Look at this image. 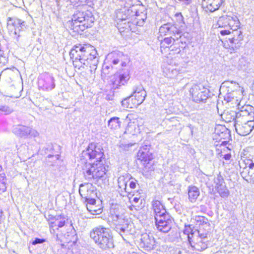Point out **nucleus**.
Wrapping results in <instances>:
<instances>
[{
	"mask_svg": "<svg viewBox=\"0 0 254 254\" xmlns=\"http://www.w3.org/2000/svg\"><path fill=\"white\" fill-rule=\"evenodd\" d=\"M229 83V82H224V83Z\"/></svg>",
	"mask_w": 254,
	"mask_h": 254,
	"instance_id": "59",
	"label": "nucleus"
},
{
	"mask_svg": "<svg viewBox=\"0 0 254 254\" xmlns=\"http://www.w3.org/2000/svg\"><path fill=\"white\" fill-rule=\"evenodd\" d=\"M217 24L219 28H224L220 29L219 33L222 36H225L230 34L231 30L238 29L240 22L237 16L235 15H225L219 18Z\"/></svg>",
	"mask_w": 254,
	"mask_h": 254,
	"instance_id": "7",
	"label": "nucleus"
},
{
	"mask_svg": "<svg viewBox=\"0 0 254 254\" xmlns=\"http://www.w3.org/2000/svg\"><path fill=\"white\" fill-rule=\"evenodd\" d=\"M215 131L216 135H218L219 136L217 139L220 140L222 139H226L230 137L229 131L224 127L219 126L216 128Z\"/></svg>",
	"mask_w": 254,
	"mask_h": 254,
	"instance_id": "33",
	"label": "nucleus"
},
{
	"mask_svg": "<svg viewBox=\"0 0 254 254\" xmlns=\"http://www.w3.org/2000/svg\"><path fill=\"white\" fill-rule=\"evenodd\" d=\"M195 221L196 222V224L200 225L199 229L200 228L202 230L203 232L205 231L203 229L205 228H207L209 231L210 227V224L208 223V220L207 218L203 216H195L194 218Z\"/></svg>",
	"mask_w": 254,
	"mask_h": 254,
	"instance_id": "31",
	"label": "nucleus"
},
{
	"mask_svg": "<svg viewBox=\"0 0 254 254\" xmlns=\"http://www.w3.org/2000/svg\"><path fill=\"white\" fill-rule=\"evenodd\" d=\"M175 17L177 22L181 24V23H184V18L181 13H177L175 14Z\"/></svg>",
	"mask_w": 254,
	"mask_h": 254,
	"instance_id": "46",
	"label": "nucleus"
},
{
	"mask_svg": "<svg viewBox=\"0 0 254 254\" xmlns=\"http://www.w3.org/2000/svg\"><path fill=\"white\" fill-rule=\"evenodd\" d=\"M140 246L146 251H150L154 249L155 241L152 235L147 233L143 234L140 239Z\"/></svg>",
	"mask_w": 254,
	"mask_h": 254,
	"instance_id": "24",
	"label": "nucleus"
},
{
	"mask_svg": "<svg viewBox=\"0 0 254 254\" xmlns=\"http://www.w3.org/2000/svg\"><path fill=\"white\" fill-rule=\"evenodd\" d=\"M69 55L74 67L78 69L88 66L94 68L98 63L97 52L89 44L74 45L71 49Z\"/></svg>",
	"mask_w": 254,
	"mask_h": 254,
	"instance_id": "2",
	"label": "nucleus"
},
{
	"mask_svg": "<svg viewBox=\"0 0 254 254\" xmlns=\"http://www.w3.org/2000/svg\"><path fill=\"white\" fill-rule=\"evenodd\" d=\"M0 111L4 113L5 114H9L12 112V110L6 106H0Z\"/></svg>",
	"mask_w": 254,
	"mask_h": 254,
	"instance_id": "43",
	"label": "nucleus"
},
{
	"mask_svg": "<svg viewBox=\"0 0 254 254\" xmlns=\"http://www.w3.org/2000/svg\"><path fill=\"white\" fill-rule=\"evenodd\" d=\"M124 212V209L119 204H113L110 208V213L114 221H116L125 217L123 215Z\"/></svg>",
	"mask_w": 254,
	"mask_h": 254,
	"instance_id": "26",
	"label": "nucleus"
},
{
	"mask_svg": "<svg viewBox=\"0 0 254 254\" xmlns=\"http://www.w3.org/2000/svg\"><path fill=\"white\" fill-rule=\"evenodd\" d=\"M173 53H169L167 63L162 66V71L165 76L169 78H175L178 75L186 72V67L178 66L172 60Z\"/></svg>",
	"mask_w": 254,
	"mask_h": 254,
	"instance_id": "9",
	"label": "nucleus"
},
{
	"mask_svg": "<svg viewBox=\"0 0 254 254\" xmlns=\"http://www.w3.org/2000/svg\"><path fill=\"white\" fill-rule=\"evenodd\" d=\"M137 184V181L136 180H132L130 181L129 184V188H128L129 189V192H130L131 189H134L136 188Z\"/></svg>",
	"mask_w": 254,
	"mask_h": 254,
	"instance_id": "48",
	"label": "nucleus"
},
{
	"mask_svg": "<svg viewBox=\"0 0 254 254\" xmlns=\"http://www.w3.org/2000/svg\"><path fill=\"white\" fill-rule=\"evenodd\" d=\"M189 199L191 202H195L199 195V189L195 186H189L188 189Z\"/></svg>",
	"mask_w": 254,
	"mask_h": 254,
	"instance_id": "30",
	"label": "nucleus"
},
{
	"mask_svg": "<svg viewBox=\"0 0 254 254\" xmlns=\"http://www.w3.org/2000/svg\"><path fill=\"white\" fill-rule=\"evenodd\" d=\"M152 207L155 214V219L157 216H162L169 214L162 203L159 200H153L152 202Z\"/></svg>",
	"mask_w": 254,
	"mask_h": 254,
	"instance_id": "28",
	"label": "nucleus"
},
{
	"mask_svg": "<svg viewBox=\"0 0 254 254\" xmlns=\"http://www.w3.org/2000/svg\"><path fill=\"white\" fill-rule=\"evenodd\" d=\"M237 106L238 109L239 110L238 112L234 111H225L223 114L222 116L226 122L229 123L234 121V124H236L237 119L238 117H239V115L241 114V115H242L243 113L246 112L247 109H253V107L249 105H245L241 107L240 102L238 104Z\"/></svg>",
	"mask_w": 254,
	"mask_h": 254,
	"instance_id": "15",
	"label": "nucleus"
},
{
	"mask_svg": "<svg viewBox=\"0 0 254 254\" xmlns=\"http://www.w3.org/2000/svg\"><path fill=\"white\" fill-rule=\"evenodd\" d=\"M232 30L233 37L229 38L230 42L232 44H238L243 38L242 32L241 31L238 30V29L236 30L232 29Z\"/></svg>",
	"mask_w": 254,
	"mask_h": 254,
	"instance_id": "35",
	"label": "nucleus"
},
{
	"mask_svg": "<svg viewBox=\"0 0 254 254\" xmlns=\"http://www.w3.org/2000/svg\"><path fill=\"white\" fill-rule=\"evenodd\" d=\"M67 219L63 216H56L53 221L50 223V233L57 241L63 243H75L77 240L76 232L72 225L67 224Z\"/></svg>",
	"mask_w": 254,
	"mask_h": 254,
	"instance_id": "3",
	"label": "nucleus"
},
{
	"mask_svg": "<svg viewBox=\"0 0 254 254\" xmlns=\"http://www.w3.org/2000/svg\"><path fill=\"white\" fill-rule=\"evenodd\" d=\"M208 230H205L203 232L200 228L198 231H196L197 235L196 236V242L193 246L194 248L199 251H202L205 250L207 248V235L208 234Z\"/></svg>",
	"mask_w": 254,
	"mask_h": 254,
	"instance_id": "19",
	"label": "nucleus"
},
{
	"mask_svg": "<svg viewBox=\"0 0 254 254\" xmlns=\"http://www.w3.org/2000/svg\"><path fill=\"white\" fill-rule=\"evenodd\" d=\"M214 182L215 184V189L219 187V186L221 185V184L222 185H225L223 178L220 174L217 175V176L214 178Z\"/></svg>",
	"mask_w": 254,
	"mask_h": 254,
	"instance_id": "42",
	"label": "nucleus"
},
{
	"mask_svg": "<svg viewBox=\"0 0 254 254\" xmlns=\"http://www.w3.org/2000/svg\"><path fill=\"white\" fill-rule=\"evenodd\" d=\"M84 3L76 6L77 10L72 15L71 21L70 22L71 28L73 29L78 30L76 28L79 27V29L83 31L85 28L91 27L94 22V18L92 12L88 10L86 1Z\"/></svg>",
	"mask_w": 254,
	"mask_h": 254,
	"instance_id": "4",
	"label": "nucleus"
},
{
	"mask_svg": "<svg viewBox=\"0 0 254 254\" xmlns=\"http://www.w3.org/2000/svg\"><path fill=\"white\" fill-rule=\"evenodd\" d=\"M40 89L44 91H50L56 87L55 79L52 74L45 72L41 74L38 79Z\"/></svg>",
	"mask_w": 254,
	"mask_h": 254,
	"instance_id": "13",
	"label": "nucleus"
},
{
	"mask_svg": "<svg viewBox=\"0 0 254 254\" xmlns=\"http://www.w3.org/2000/svg\"><path fill=\"white\" fill-rule=\"evenodd\" d=\"M155 219L156 226L158 231L163 233H167L171 229L173 220L169 214L162 216H157Z\"/></svg>",
	"mask_w": 254,
	"mask_h": 254,
	"instance_id": "16",
	"label": "nucleus"
},
{
	"mask_svg": "<svg viewBox=\"0 0 254 254\" xmlns=\"http://www.w3.org/2000/svg\"><path fill=\"white\" fill-rule=\"evenodd\" d=\"M253 109H247L246 112L243 113L242 115H239L234 127L236 132L239 135L245 136L249 134L254 127V113Z\"/></svg>",
	"mask_w": 254,
	"mask_h": 254,
	"instance_id": "6",
	"label": "nucleus"
},
{
	"mask_svg": "<svg viewBox=\"0 0 254 254\" xmlns=\"http://www.w3.org/2000/svg\"><path fill=\"white\" fill-rule=\"evenodd\" d=\"M110 82L111 88L114 89L119 88V87L123 85L121 84V82H120V79L119 77V74H115L111 76Z\"/></svg>",
	"mask_w": 254,
	"mask_h": 254,
	"instance_id": "38",
	"label": "nucleus"
},
{
	"mask_svg": "<svg viewBox=\"0 0 254 254\" xmlns=\"http://www.w3.org/2000/svg\"><path fill=\"white\" fill-rule=\"evenodd\" d=\"M237 85L238 87H240V86H239V84L237 83Z\"/></svg>",
	"mask_w": 254,
	"mask_h": 254,
	"instance_id": "58",
	"label": "nucleus"
},
{
	"mask_svg": "<svg viewBox=\"0 0 254 254\" xmlns=\"http://www.w3.org/2000/svg\"><path fill=\"white\" fill-rule=\"evenodd\" d=\"M179 0L184 2L185 4H190L191 1V0Z\"/></svg>",
	"mask_w": 254,
	"mask_h": 254,
	"instance_id": "55",
	"label": "nucleus"
},
{
	"mask_svg": "<svg viewBox=\"0 0 254 254\" xmlns=\"http://www.w3.org/2000/svg\"><path fill=\"white\" fill-rule=\"evenodd\" d=\"M132 0H122V2H125L124 4L125 7L123 9L119 10L117 12V20L119 21L118 23L119 25H122L121 22L123 21H125L124 24H126V21L128 19V8L133 5Z\"/></svg>",
	"mask_w": 254,
	"mask_h": 254,
	"instance_id": "22",
	"label": "nucleus"
},
{
	"mask_svg": "<svg viewBox=\"0 0 254 254\" xmlns=\"http://www.w3.org/2000/svg\"><path fill=\"white\" fill-rule=\"evenodd\" d=\"M138 159L144 162V163H149L153 159L152 153L149 151H144L143 149H139L137 153Z\"/></svg>",
	"mask_w": 254,
	"mask_h": 254,
	"instance_id": "29",
	"label": "nucleus"
},
{
	"mask_svg": "<svg viewBox=\"0 0 254 254\" xmlns=\"http://www.w3.org/2000/svg\"><path fill=\"white\" fill-rule=\"evenodd\" d=\"M29 252H30V253H31V251L30 249H29Z\"/></svg>",
	"mask_w": 254,
	"mask_h": 254,
	"instance_id": "60",
	"label": "nucleus"
},
{
	"mask_svg": "<svg viewBox=\"0 0 254 254\" xmlns=\"http://www.w3.org/2000/svg\"><path fill=\"white\" fill-rule=\"evenodd\" d=\"M159 33L160 36L173 34L176 39L181 37L182 31L178 29L175 25L169 23L164 24L159 28Z\"/></svg>",
	"mask_w": 254,
	"mask_h": 254,
	"instance_id": "21",
	"label": "nucleus"
},
{
	"mask_svg": "<svg viewBox=\"0 0 254 254\" xmlns=\"http://www.w3.org/2000/svg\"><path fill=\"white\" fill-rule=\"evenodd\" d=\"M6 178L4 174H0V194L6 190Z\"/></svg>",
	"mask_w": 254,
	"mask_h": 254,
	"instance_id": "40",
	"label": "nucleus"
},
{
	"mask_svg": "<svg viewBox=\"0 0 254 254\" xmlns=\"http://www.w3.org/2000/svg\"><path fill=\"white\" fill-rule=\"evenodd\" d=\"M125 121L127 123V126L126 128L125 133L135 135L139 132L140 129L138 125V122L134 116L132 114H128Z\"/></svg>",
	"mask_w": 254,
	"mask_h": 254,
	"instance_id": "20",
	"label": "nucleus"
},
{
	"mask_svg": "<svg viewBox=\"0 0 254 254\" xmlns=\"http://www.w3.org/2000/svg\"><path fill=\"white\" fill-rule=\"evenodd\" d=\"M130 202L134 204L139 205L142 204V199L140 197H134L132 200L130 199Z\"/></svg>",
	"mask_w": 254,
	"mask_h": 254,
	"instance_id": "47",
	"label": "nucleus"
},
{
	"mask_svg": "<svg viewBox=\"0 0 254 254\" xmlns=\"http://www.w3.org/2000/svg\"><path fill=\"white\" fill-rule=\"evenodd\" d=\"M198 231V230H193L190 225H185L183 233L185 235L187 236L188 240L191 244L190 240L192 238H194V237L197 235V233H195V232Z\"/></svg>",
	"mask_w": 254,
	"mask_h": 254,
	"instance_id": "37",
	"label": "nucleus"
},
{
	"mask_svg": "<svg viewBox=\"0 0 254 254\" xmlns=\"http://www.w3.org/2000/svg\"><path fill=\"white\" fill-rule=\"evenodd\" d=\"M141 206H140L139 205H136L133 203H132V204L129 206L130 210H131L133 212H135L136 211H138L141 209Z\"/></svg>",
	"mask_w": 254,
	"mask_h": 254,
	"instance_id": "45",
	"label": "nucleus"
},
{
	"mask_svg": "<svg viewBox=\"0 0 254 254\" xmlns=\"http://www.w3.org/2000/svg\"><path fill=\"white\" fill-rule=\"evenodd\" d=\"M234 92L232 93H228L227 95V96L225 97V98H227V100L228 102H231L232 101V99H234L233 94H234Z\"/></svg>",
	"mask_w": 254,
	"mask_h": 254,
	"instance_id": "49",
	"label": "nucleus"
},
{
	"mask_svg": "<svg viewBox=\"0 0 254 254\" xmlns=\"http://www.w3.org/2000/svg\"><path fill=\"white\" fill-rule=\"evenodd\" d=\"M130 176L127 174H125L120 176L118 179L119 188L122 192L129 193V189L127 188V183L130 179Z\"/></svg>",
	"mask_w": 254,
	"mask_h": 254,
	"instance_id": "27",
	"label": "nucleus"
},
{
	"mask_svg": "<svg viewBox=\"0 0 254 254\" xmlns=\"http://www.w3.org/2000/svg\"><path fill=\"white\" fill-rule=\"evenodd\" d=\"M146 93L142 85L139 84L133 88L132 94L122 101L123 105L127 108H136L145 100Z\"/></svg>",
	"mask_w": 254,
	"mask_h": 254,
	"instance_id": "8",
	"label": "nucleus"
},
{
	"mask_svg": "<svg viewBox=\"0 0 254 254\" xmlns=\"http://www.w3.org/2000/svg\"><path fill=\"white\" fill-rule=\"evenodd\" d=\"M13 132L21 137L36 138L39 136V133L35 129L23 125H17L13 127Z\"/></svg>",
	"mask_w": 254,
	"mask_h": 254,
	"instance_id": "17",
	"label": "nucleus"
},
{
	"mask_svg": "<svg viewBox=\"0 0 254 254\" xmlns=\"http://www.w3.org/2000/svg\"><path fill=\"white\" fill-rule=\"evenodd\" d=\"M106 61L111 65H117L120 63L122 66L125 67L129 63V60L128 56L122 52H113L107 55Z\"/></svg>",
	"mask_w": 254,
	"mask_h": 254,
	"instance_id": "14",
	"label": "nucleus"
},
{
	"mask_svg": "<svg viewBox=\"0 0 254 254\" xmlns=\"http://www.w3.org/2000/svg\"><path fill=\"white\" fill-rule=\"evenodd\" d=\"M189 92L192 100L196 103L205 101L209 94L208 89L200 84L193 85Z\"/></svg>",
	"mask_w": 254,
	"mask_h": 254,
	"instance_id": "12",
	"label": "nucleus"
},
{
	"mask_svg": "<svg viewBox=\"0 0 254 254\" xmlns=\"http://www.w3.org/2000/svg\"><path fill=\"white\" fill-rule=\"evenodd\" d=\"M115 230L124 240H125L124 236L133 235L135 233L133 223L126 216L116 221Z\"/></svg>",
	"mask_w": 254,
	"mask_h": 254,
	"instance_id": "11",
	"label": "nucleus"
},
{
	"mask_svg": "<svg viewBox=\"0 0 254 254\" xmlns=\"http://www.w3.org/2000/svg\"><path fill=\"white\" fill-rule=\"evenodd\" d=\"M247 164L248 165V167L250 169H253L254 168V163H253L252 161L249 160Z\"/></svg>",
	"mask_w": 254,
	"mask_h": 254,
	"instance_id": "50",
	"label": "nucleus"
},
{
	"mask_svg": "<svg viewBox=\"0 0 254 254\" xmlns=\"http://www.w3.org/2000/svg\"><path fill=\"white\" fill-rule=\"evenodd\" d=\"M135 16L133 22L140 26L143 24L147 17L145 12H139V11H136Z\"/></svg>",
	"mask_w": 254,
	"mask_h": 254,
	"instance_id": "34",
	"label": "nucleus"
},
{
	"mask_svg": "<svg viewBox=\"0 0 254 254\" xmlns=\"http://www.w3.org/2000/svg\"><path fill=\"white\" fill-rule=\"evenodd\" d=\"M25 26V22L17 18L7 19V28L10 36L13 38L16 42H18L21 37V32Z\"/></svg>",
	"mask_w": 254,
	"mask_h": 254,
	"instance_id": "10",
	"label": "nucleus"
},
{
	"mask_svg": "<svg viewBox=\"0 0 254 254\" xmlns=\"http://www.w3.org/2000/svg\"><path fill=\"white\" fill-rule=\"evenodd\" d=\"M102 150V148L96 146L94 143H90L88 148L82 151L81 157L85 161L96 160L93 163L86 162L85 167L83 169L86 180L97 181L106 175V169L102 160L104 156Z\"/></svg>",
	"mask_w": 254,
	"mask_h": 254,
	"instance_id": "1",
	"label": "nucleus"
},
{
	"mask_svg": "<svg viewBox=\"0 0 254 254\" xmlns=\"http://www.w3.org/2000/svg\"><path fill=\"white\" fill-rule=\"evenodd\" d=\"M143 149V150L144 151H149V146L147 145H145L142 146L141 147H140V149Z\"/></svg>",
	"mask_w": 254,
	"mask_h": 254,
	"instance_id": "51",
	"label": "nucleus"
},
{
	"mask_svg": "<svg viewBox=\"0 0 254 254\" xmlns=\"http://www.w3.org/2000/svg\"><path fill=\"white\" fill-rule=\"evenodd\" d=\"M69 0L74 5H75L76 4V3H78V2H82L81 0Z\"/></svg>",
	"mask_w": 254,
	"mask_h": 254,
	"instance_id": "52",
	"label": "nucleus"
},
{
	"mask_svg": "<svg viewBox=\"0 0 254 254\" xmlns=\"http://www.w3.org/2000/svg\"><path fill=\"white\" fill-rule=\"evenodd\" d=\"M231 157V155L229 153H227V154H226L224 155V157L223 158L226 160H229L230 158Z\"/></svg>",
	"mask_w": 254,
	"mask_h": 254,
	"instance_id": "53",
	"label": "nucleus"
},
{
	"mask_svg": "<svg viewBox=\"0 0 254 254\" xmlns=\"http://www.w3.org/2000/svg\"><path fill=\"white\" fill-rule=\"evenodd\" d=\"M119 77L120 79V82H121V84L124 85H125L129 79L128 71L126 70L123 72H121L119 74Z\"/></svg>",
	"mask_w": 254,
	"mask_h": 254,
	"instance_id": "41",
	"label": "nucleus"
},
{
	"mask_svg": "<svg viewBox=\"0 0 254 254\" xmlns=\"http://www.w3.org/2000/svg\"><path fill=\"white\" fill-rule=\"evenodd\" d=\"M90 236L100 249L107 250L114 247L113 236L109 228L102 226L95 227L90 232Z\"/></svg>",
	"mask_w": 254,
	"mask_h": 254,
	"instance_id": "5",
	"label": "nucleus"
},
{
	"mask_svg": "<svg viewBox=\"0 0 254 254\" xmlns=\"http://www.w3.org/2000/svg\"><path fill=\"white\" fill-rule=\"evenodd\" d=\"M222 3V0H202L203 9L206 12H214L218 9Z\"/></svg>",
	"mask_w": 254,
	"mask_h": 254,
	"instance_id": "23",
	"label": "nucleus"
},
{
	"mask_svg": "<svg viewBox=\"0 0 254 254\" xmlns=\"http://www.w3.org/2000/svg\"><path fill=\"white\" fill-rule=\"evenodd\" d=\"M231 83H236V82H233V81H231Z\"/></svg>",
	"mask_w": 254,
	"mask_h": 254,
	"instance_id": "57",
	"label": "nucleus"
},
{
	"mask_svg": "<svg viewBox=\"0 0 254 254\" xmlns=\"http://www.w3.org/2000/svg\"><path fill=\"white\" fill-rule=\"evenodd\" d=\"M95 188L91 183L81 184L79 186V192L82 198H88L95 195Z\"/></svg>",
	"mask_w": 254,
	"mask_h": 254,
	"instance_id": "25",
	"label": "nucleus"
},
{
	"mask_svg": "<svg viewBox=\"0 0 254 254\" xmlns=\"http://www.w3.org/2000/svg\"><path fill=\"white\" fill-rule=\"evenodd\" d=\"M216 189L217 190L218 192L222 197H227L229 195V191L227 188L225 184L224 185L221 184V185L219 186V187Z\"/></svg>",
	"mask_w": 254,
	"mask_h": 254,
	"instance_id": "39",
	"label": "nucleus"
},
{
	"mask_svg": "<svg viewBox=\"0 0 254 254\" xmlns=\"http://www.w3.org/2000/svg\"><path fill=\"white\" fill-rule=\"evenodd\" d=\"M109 68H110V66L109 65H105L103 68V71L102 73H105V74L107 73V72H106V70L109 69Z\"/></svg>",
	"mask_w": 254,
	"mask_h": 254,
	"instance_id": "56",
	"label": "nucleus"
},
{
	"mask_svg": "<svg viewBox=\"0 0 254 254\" xmlns=\"http://www.w3.org/2000/svg\"><path fill=\"white\" fill-rule=\"evenodd\" d=\"M174 36V37H172V36H170L165 37L163 40L159 39L160 41V50L162 53L163 50L165 51L166 49H168V51L171 52L174 51V53L177 54L180 53L181 49L178 46H176V45L174 44L176 38L175 36Z\"/></svg>",
	"mask_w": 254,
	"mask_h": 254,
	"instance_id": "18",
	"label": "nucleus"
},
{
	"mask_svg": "<svg viewBox=\"0 0 254 254\" xmlns=\"http://www.w3.org/2000/svg\"><path fill=\"white\" fill-rule=\"evenodd\" d=\"M176 254H186V252L185 250H177Z\"/></svg>",
	"mask_w": 254,
	"mask_h": 254,
	"instance_id": "54",
	"label": "nucleus"
},
{
	"mask_svg": "<svg viewBox=\"0 0 254 254\" xmlns=\"http://www.w3.org/2000/svg\"><path fill=\"white\" fill-rule=\"evenodd\" d=\"M92 197H88V198H85L86 199V201L87 202V205H86L87 209L91 213L93 214H99L100 213L101 211V210L98 209H92V207L96 203V200L94 198H92Z\"/></svg>",
	"mask_w": 254,
	"mask_h": 254,
	"instance_id": "36",
	"label": "nucleus"
},
{
	"mask_svg": "<svg viewBox=\"0 0 254 254\" xmlns=\"http://www.w3.org/2000/svg\"><path fill=\"white\" fill-rule=\"evenodd\" d=\"M46 242L45 239H40L36 238L32 242H30L33 245L41 244Z\"/></svg>",
	"mask_w": 254,
	"mask_h": 254,
	"instance_id": "44",
	"label": "nucleus"
},
{
	"mask_svg": "<svg viewBox=\"0 0 254 254\" xmlns=\"http://www.w3.org/2000/svg\"><path fill=\"white\" fill-rule=\"evenodd\" d=\"M122 122L120 118L117 117L111 118L108 122V127L112 130H118L121 126Z\"/></svg>",
	"mask_w": 254,
	"mask_h": 254,
	"instance_id": "32",
	"label": "nucleus"
}]
</instances>
